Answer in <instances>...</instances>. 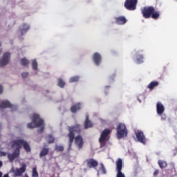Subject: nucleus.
Segmentation results:
<instances>
[{
    "mask_svg": "<svg viewBox=\"0 0 177 177\" xmlns=\"http://www.w3.org/2000/svg\"><path fill=\"white\" fill-rule=\"evenodd\" d=\"M68 150H71V146H73V143L75 140V143L76 146H77L78 149H82L84 147V138L82 136H77L75 137V133H81L82 131V128L81 127V124H75V126H71L68 127Z\"/></svg>",
    "mask_w": 177,
    "mask_h": 177,
    "instance_id": "nucleus-1",
    "label": "nucleus"
},
{
    "mask_svg": "<svg viewBox=\"0 0 177 177\" xmlns=\"http://www.w3.org/2000/svg\"><path fill=\"white\" fill-rule=\"evenodd\" d=\"M23 146L24 150L27 153L31 152V147L30 144L24 139H17L11 141V147L15 150L12 153H8V158L10 162H13L15 158H18L20 156V149Z\"/></svg>",
    "mask_w": 177,
    "mask_h": 177,
    "instance_id": "nucleus-2",
    "label": "nucleus"
},
{
    "mask_svg": "<svg viewBox=\"0 0 177 177\" xmlns=\"http://www.w3.org/2000/svg\"><path fill=\"white\" fill-rule=\"evenodd\" d=\"M32 121V122L28 123L27 127L30 129L41 127L37 129V133H42V132H44V129H45V123H44V120L41 119L39 115L36 113L33 114Z\"/></svg>",
    "mask_w": 177,
    "mask_h": 177,
    "instance_id": "nucleus-3",
    "label": "nucleus"
},
{
    "mask_svg": "<svg viewBox=\"0 0 177 177\" xmlns=\"http://www.w3.org/2000/svg\"><path fill=\"white\" fill-rule=\"evenodd\" d=\"M142 15L145 19H153L157 20L160 17V12L156 11L153 6L144 7L141 10Z\"/></svg>",
    "mask_w": 177,
    "mask_h": 177,
    "instance_id": "nucleus-4",
    "label": "nucleus"
},
{
    "mask_svg": "<svg viewBox=\"0 0 177 177\" xmlns=\"http://www.w3.org/2000/svg\"><path fill=\"white\" fill-rule=\"evenodd\" d=\"M118 139H122V138L127 137L128 135V130L127 126L124 123H120L116 129Z\"/></svg>",
    "mask_w": 177,
    "mask_h": 177,
    "instance_id": "nucleus-5",
    "label": "nucleus"
},
{
    "mask_svg": "<svg viewBox=\"0 0 177 177\" xmlns=\"http://www.w3.org/2000/svg\"><path fill=\"white\" fill-rule=\"evenodd\" d=\"M111 133V130L109 129H105L102 131L100 137L99 138V142L102 147L106 146V142L109 140V134Z\"/></svg>",
    "mask_w": 177,
    "mask_h": 177,
    "instance_id": "nucleus-6",
    "label": "nucleus"
},
{
    "mask_svg": "<svg viewBox=\"0 0 177 177\" xmlns=\"http://www.w3.org/2000/svg\"><path fill=\"white\" fill-rule=\"evenodd\" d=\"M138 0H126L124 6L127 10H136Z\"/></svg>",
    "mask_w": 177,
    "mask_h": 177,
    "instance_id": "nucleus-7",
    "label": "nucleus"
},
{
    "mask_svg": "<svg viewBox=\"0 0 177 177\" xmlns=\"http://www.w3.org/2000/svg\"><path fill=\"white\" fill-rule=\"evenodd\" d=\"M116 177H125V174L122 173V159L119 158L116 161Z\"/></svg>",
    "mask_w": 177,
    "mask_h": 177,
    "instance_id": "nucleus-8",
    "label": "nucleus"
},
{
    "mask_svg": "<svg viewBox=\"0 0 177 177\" xmlns=\"http://www.w3.org/2000/svg\"><path fill=\"white\" fill-rule=\"evenodd\" d=\"M10 59V53H5L3 57L0 60V67H5L8 63H9V59Z\"/></svg>",
    "mask_w": 177,
    "mask_h": 177,
    "instance_id": "nucleus-9",
    "label": "nucleus"
},
{
    "mask_svg": "<svg viewBox=\"0 0 177 177\" xmlns=\"http://www.w3.org/2000/svg\"><path fill=\"white\" fill-rule=\"evenodd\" d=\"M136 136L140 143H142V145H146V136H145L143 131L138 130L136 132Z\"/></svg>",
    "mask_w": 177,
    "mask_h": 177,
    "instance_id": "nucleus-10",
    "label": "nucleus"
},
{
    "mask_svg": "<svg viewBox=\"0 0 177 177\" xmlns=\"http://www.w3.org/2000/svg\"><path fill=\"white\" fill-rule=\"evenodd\" d=\"M86 166L87 168H94V169H96V167H97V165H99V162H97V160L93 159V158H90V159H87L86 160Z\"/></svg>",
    "mask_w": 177,
    "mask_h": 177,
    "instance_id": "nucleus-11",
    "label": "nucleus"
},
{
    "mask_svg": "<svg viewBox=\"0 0 177 177\" xmlns=\"http://www.w3.org/2000/svg\"><path fill=\"white\" fill-rule=\"evenodd\" d=\"M93 60L96 66H100L102 55L99 53H95L93 55Z\"/></svg>",
    "mask_w": 177,
    "mask_h": 177,
    "instance_id": "nucleus-12",
    "label": "nucleus"
},
{
    "mask_svg": "<svg viewBox=\"0 0 177 177\" xmlns=\"http://www.w3.org/2000/svg\"><path fill=\"white\" fill-rule=\"evenodd\" d=\"M115 24L118 26H124L128 21L127 18L124 16H120L115 18Z\"/></svg>",
    "mask_w": 177,
    "mask_h": 177,
    "instance_id": "nucleus-13",
    "label": "nucleus"
},
{
    "mask_svg": "<svg viewBox=\"0 0 177 177\" xmlns=\"http://www.w3.org/2000/svg\"><path fill=\"white\" fill-rule=\"evenodd\" d=\"M156 111L158 115H162L164 113V111H165V107H164V105L162 104V103L161 102L157 103Z\"/></svg>",
    "mask_w": 177,
    "mask_h": 177,
    "instance_id": "nucleus-14",
    "label": "nucleus"
},
{
    "mask_svg": "<svg viewBox=\"0 0 177 177\" xmlns=\"http://www.w3.org/2000/svg\"><path fill=\"white\" fill-rule=\"evenodd\" d=\"M27 169V165L26 164L22 165L20 169H17L15 171V176H21L24 172H26V169Z\"/></svg>",
    "mask_w": 177,
    "mask_h": 177,
    "instance_id": "nucleus-15",
    "label": "nucleus"
},
{
    "mask_svg": "<svg viewBox=\"0 0 177 177\" xmlns=\"http://www.w3.org/2000/svg\"><path fill=\"white\" fill-rule=\"evenodd\" d=\"M81 106H82L81 102L76 103L72 105L70 110L73 114H75L77 111H80V110H81Z\"/></svg>",
    "mask_w": 177,
    "mask_h": 177,
    "instance_id": "nucleus-16",
    "label": "nucleus"
},
{
    "mask_svg": "<svg viewBox=\"0 0 177 177\" xmlns=\"http://www.w3.org/2000/svg\"><path fill=\"white\" fill-rule=\"evenodd\" d=\"M84 129H88L89 128H92L93 127V123L89 120V115L86 116V120L84 121Z\"/></svg>",
    "mask_w": 177,
    "mask_h": 177,
    "instance_id": "nucleus-17",
    "label": "nucleus"
},
{
    "mask_svg": "<svg viewBox=\"0 0 177 177\" xmlns=\"http://www.w3.org/2000/svg\"><path fill=\"white\" fill-rule=\"evenodd\" d=\"M28 30H30V26L27 24H24L20 28L21 35H24Z\"/></svg>",
    "mask_w": 177,
    "mask_h": 177,
    "instance_id": "nucleus-18",
    "label": "nucleus"
},
{
    "mask_svg": "<svg viewBox=\"0 0 177 177\" xmlns=\"http://www.w3.org/2000/svg\"><path fill=\"white\" fill-rule=\"evenodd\" d=\"M160 83L158 81H153L150 84H148L147 88L150 89V91H153L156 88V86H158Z\"/></svg>",
    "mask_w": 177,
    "mask_h": 177,
    "instance_id": "nucleus-19",
    "label": "nucleus"
},
{
    "mask_svg": "<svg viewBox=\"0 0 177 177\" xmlns=\"http://www.w3.org/2000/svg\"><path fill=\"white\" fill-rule=\"evenodd\" d=\"M12 107V104L9 101L2 102L0 105V109H10Z\"/></svg>",
    "mask_w": 177,
    "mask_h": 177,
    "instance_id": "nucleus-20",
    "label": "nucleus"
},
{
    "mask_svg": "<svg viewBox=\"0 0 177 177\" xmlns=\"http://www.w3.org/2000/svg\"><path fill=\"white\" fill-rule=\"evenodd\" d=\"M49 154V149L48 148H43L39 153L40 158H42V157H45L46 156H48Z\"/></svg>",
    "mask_w": 177,
    "mask_h": 177,
    "instance_id": "nucleus-21",
    "label": "nucleus"
},
{
    "mask_svg": "<svg viewBox=\"0 0 177 177\" xmlns=\"http://www.w3.org/2000/svg\"><path fill=\"white\" fill-rule=\"evenodd\" d=\"M158 163L160 168H161V169L166 168V167H167V165H168V164H167V162H165L164 160H158Z\"/></svg>",
    "mask_w": 177,
    "mask_h": 177,
    "instance_id": "nucleus-22",
    "label": "nucleus"
},
{
    "mask_svg": "<svg viewBox=\"0 0 177 177\" xmlns=\"http://www.w3.org/2000/svg\"><path fill=\"white\" fill-rule=\"evenodd\" d=\"M20 63L21 66H24V67L28 66V64H30V62L28 59H26V58L21 59Z\"/></svg>",
    "mask_w": 177,
    "mask_h": 177,
    "instance_id": "nucleus-23",
    "label": "nucleus"
},
{
    "mask_svg": "<svg viewBox=\"0 0 177 177\" xmlns=\"http://www.w3.org/2000/svg\"><path fill=\"white\" fill-rule=\"evenodd\" d=\"M143 59H144L143 55H137L136 62L138 64H140L141 63H143Z\"/></svg>",
    "mask_w": 177,
    "mask_h": 177,
    "instance_id": "nucleus-24",
    "label": "nucleus"
},
{
    "mask_svg": "<svg viewBox=\"0 0 177 177\" xmlns=\"http://www.w3.org/2000/svg\"><path fill=\"white\" fill-rule=\"evenodd\" d=\"M66 85V82L62 80V79H58V84L57 86H59V88H64Z\"/></svg>",
    "mask_w": 177,
    "mask_h": 177,
    "instance_id": "nucleus-25",
    "label": "nucleus"
},
{
    "mask_svg": "<svg viewBox=\"0 0 177 177\" xmlns=\"http://www.w3.org/2000/svg\"><path fill=\"white\" fill-rule=\"evenodd\" d=\"M32 68L33 70H38V62H37V60L33 59L32 62Z\"/></svg>",
    "mask_w": 177,
    "mask_h": 177,
    "instance_id": "nucleus-26",
    "label": "nucleus"
},
{
    "mask_svg": "<svg viewBox=\"0 0 177 177\" xmlns=\"http://www.w3.org/2000/svg\"><path fill=\"white\" fill-rule=\"evenodd\" d=\"M80 81V77L79 76H73L70 78L69 82H78Z\"/></svg>",
    "mask_w": 177,
    "mask_h": 177,
    "instance_id": "nucleus-27",
    "label": "nucleus"
},
{
    "mask_svg": "<svg viewBox=\"0 0 177 177\" xmlns=\"http://www.w3.org/2000/svg\"><path fill=\"white\" fill-rule=\"evenodd\" d=\"M32 177H39L38 171H37L36 167L32 168Z\"/></svg>",
    "mask_w": 177,
    "mask_h": 177,
    "instance_id": "nucleus-28",
    "label": "nucleus"
},
{
    "mask_svg": "<svg viewBox=\"0 0 177 177\" xmlns=\"http://www.w3.org/2000/svg\"><path fill=\"white\" fill-rule=\"evenodd\" d=\"M48 139V143H54L55 142V138L52 135H48L47 136Z\"/></svg>",
    "mask_w": 177,
    "mask_h": 177,
    "instance_id": "nucleus-29",
    "label": "nucleus"
},
{
    "mask_svg": "<svg viewBox=\"0 0 177 177\" xmlns=\"http://www.w3.org/2000/svg\"><path fill=\"white\" fill-rule=\"evenodd\" d=\"M55 150H57V151H64V147L56 145L55 146Z\"/></svg>",
    "mask_w": 177,
    "mask_h": 177,
    "instance_id": "nucleus-30",
    "label": "nucleus"
},
{
    "mask_svg": "<svg viewBox=\"0 0 177 177\" xmlns=\"http://www.w3.org/2000/svg\"><path fill=\"white\" fill-rule=\"evenodd\" d=\"M100 171V172H102V174H106V168L104 167V165H103V164H101Z\"/></svg>",
    "mask_w": 177,
    "mask_h": 177,
    "instance_id": "nucleus-31",
    "label": "nucleus"
},
{
    "mask_svg": "<svg viewBox=\"0 0 177 177\" xmlns=\"http://www.w3.org/2000/svg\"><path fill=\"white\" fill-rule=\"evenodd\" d=\"M21 77L24 80H26V77H28V73L24 72V73H21Z\"/></svg>",
    "mask_w": 177,
    "mask_h": 177,
    "instance_id": "nucleus-32",
    "label": "nucleus"
},
{
    "mask_svg": "<svg viewBox=\"0 0 177 177\" xmlns=\"http://www.w3.org/2000/svg\"><path fill=\"white\" fill-rule=\"evenodd\" d=\"M158 174H160V169H155V171H153V175L154 177H156V176H157V175H158Z\"/></svg>",
    "mask_w": 177,
    "mask_h": 177,
    "instance_id": "nucleus-33",
    "label": "nucleus"
},
{
    "mask_svg": "<svg viewBox=\"0 0 177 177\" xmlns=\"http://www.w3.org/2000/svg\"><path fill=\"white\" fill-rule=\"evenodd\" d=\"M6 152H3L2 151H0V157H5L6 156Z\"/></svg>",
    "mask_w": 177,
    "mask_h": 177,
    "instance_id": "nucleus-34",
    "label": "nucleus"
},
{
    "mask_svg": "<svg viewBox=\"0 0 177 177\" xmlns=\"http://www.w3.org/2000/svg\"><path fill=\"white\" fill-rule=\"evenodd\" d=\"M3 92V88L0 85V95Z\"/></svg>",
    "mask_w": 177,
    "mask_h": 177,
    "instance_id": "nucleus-35",
    "label": "nucleus"
},
{
    "mask_svg": "<svg viewBox=\"0 0 177 177\" xmlns=\"http://www.w3.org/2000/svg\"><path fill=\"white\" fill-rule=\"evenodd\" d=\"M2 167V162L0 161V168Z\"/></svg>",
    "mask_w": 177,
    "mask_h": 177,
    "instance_id": "nucleus-36",
    "label": "nucleus"
},
{
    "mask_svg": "<svg viewBox=\"0 0 177 177\" xmlns=\"http://www.w3.org/2000/svg\"><path fill=\"white\" fill-rule=\"evenodd\" d=\"M0 177H2V173L0 171Z\"/></svg>",
    "mask_w": 177,
    "mask_h": 177,
    "instance_id": "nucleus-37",
    "label": "nucleus"
},
{
    "mask_svg": "<svg viewBox=\"0 0 177 177\" xmlns=\"http://www.w3.org/2000/svg\"><path fill=\"white\" fill-rule=\"evenodd\" d=\"M25 177H29V176H28V175L26 174V175H25Z\"/></svg>",
    "mask_w": 177,
    "mask_h": 177,
    "instance_id": "nucleus-38",
    "label": "nucleus"
},
{
    "mask_svg": "<svg viewBox=\"0 0 177 177\" xmlns=\"http://www.w3.org/2000/svg\"><path fill=\"white\" fill-rule=\"evenodd\" d=\"M162 120H165V118H162Z\"/></svg>",
    "mask_w": 177,
    "mask_h": 177,
    "instance_id": "nucleus-39",
    "label": "nucleus"
},
{
    "mask_svg": "<svg viewBox=\"0 0 177 177\" xmlns=\"http://www.w3.org/2000/svg\"><path fill=\"white\" fill-rule=\"evenodd\" d=\"M106 88H110V86H106Z\"/></svg>",
    "mask_w": 177,
    "mask_h": 177,
    "instance_id": "nucleus-40",
    "label": "nucleus"
},
{
    "mask_svg": "<svg viewBox=\"0 0 177 177\" xmlns=\"http://www.w3.org/2000/svg\"><path fill=\"white\" fill-rule=\"evenodd\" d=\"M0 46H1V43H0Z\"/></svg>",
    "mask_w": 177,
    "mask_h": 177,
    "instance_id": "nucleus-41",
    "label": "nucleus"
}]
</instances>
